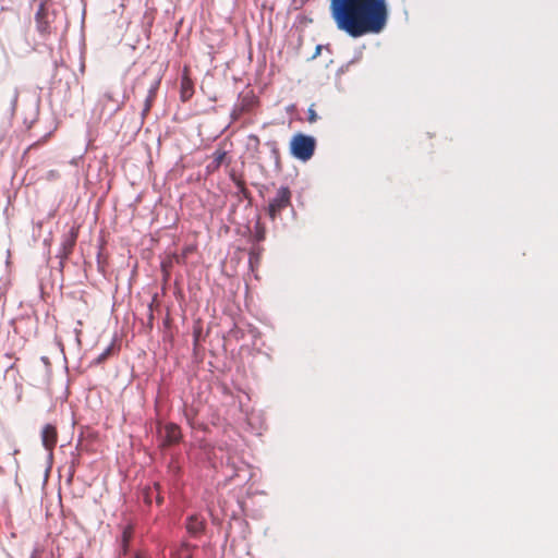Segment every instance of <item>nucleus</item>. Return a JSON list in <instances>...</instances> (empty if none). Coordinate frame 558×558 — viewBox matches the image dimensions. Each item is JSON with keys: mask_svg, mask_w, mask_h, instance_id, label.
Masks as SVG:
<instances>
[{"mask_svg": "<svg viewBox=\"0 0 558 558\" xmlns=\"http://www.w3.org/2000/svg\"><path fill=\"white\" fill-rule=\"evenodd\" d=\"M226 156H227V151H225V150H216V151L214 153V159H213V161L207 166V169H208V170H215V169H218V168L221 166V163H222L223 159L226 158Z\"/></svg>", "mask_w": 558, "mask_h": 558, "instance_id": "obj_13", "label": "nucleus"}, {"mask_svg": "<svg viewBox=\"0 0 558 558\" xmlns=\"http://www.w3.org/2000/svg\"><path fill=\"white\" fill-rule=\"evenodd\" d=\"M232 468V473L228 476L229 480H233L236 476H240V469L235 466L234 462L229 464Z\"/></svg>", "mask_w": 558, "mask_h": 558, "instance_id": "obj_27", "label": "nucleus"}, {"mask_svg": "<svg viewBox=\"0 0 558 558\" xmlns=\"http://www.w3.org/2000/svg\"><path fill=\"white\" fill-rule=\"evenodd\" d=\"M159 84H160V80H156L149 87L148 89V94H147V97L145 99V105H144V108L142 110V117L144 118L147 112L150 110L151 106H153V100L157 94V90L159 88Z\"/></svg>", "mask_w": 558, "mask_h": 558, "instance_id": "obj_11", "label": "nucleus"}, {"mask_svg": "<svg viewBox=\"0 0 558 558\" xmlns=\"http://www.w3.org/2000/svg\"><path fill=\"white\" fill-rule=\"evenodd\" d=\"M45 17H48V12L45 8V4L41 2L38 7L37 12L35 13V22L38 20H43Z\"/></svg>", "mask_w": 558, "mask_h": 558, "instance_id": "obj_23", "label": "nucleus"}, {"mask_svg": "<svg viewBox=\"0 0 558 558\" xmlns=\"http://www.w3.org/2000/svg\"><path fill=\"white\" fill-rule=\"evenodd\" d=\"M353 58H357V61L361 59V52L356 53Z\"/></svg>", "mask_w": 558, "mask_h": 558, "instance_id": "obj_31", "label": "nucleus"}, {"mask_svg": "<svg viewBox=\"0 0 558 558\" xmlns=\"http://www.w3.org/2000/svg\"><path fill=\"white\" fill-rule=\"evenodd\" d=\"M291 190L287 185L280 186L276 195L269 199L268 206H267V215L271 220H276L283 209L291 206Z\"/></svg>", "mask_w": 558, "mask_h": 558, "instance_id": "obj_3", "label": "nucleus"}, {"mask_svg": "<svg viewBox=\"0 0 558 558\" xmlns=\"http://www.w3.org/2000/svg\"><path fill=\"white\" fill-rule=\"evenodd\" d=\"M40 360L43 361V363L49 364V359L47 356H41Z\"/></svg>", "mask_w": 558, "mask_h": 558, "instance_id": "obj_30", "label": "nucleus"}, {"mask_svg": "<svg viewBox=\"0 0 558 558\" xmlns=\"http://www.w3.org/2000/svg\"><path fill=\"white\" fill-rule=\"evenodd\" d=\"M357 62V58H352L350 61H348L347 63L342 64L338 70H337V73L336 75L339 77L341 76L342 74H344L351 64H354Z\"/></svg>", "mask_w": 558, "mask_h": 558, "instance_id": "obj_21", "label": "nucleus"}, {"mask_svg": "<svg viewBox=\"0 0 558 558\" xmlns=\"http://www.w3.org/2000/svg\"><path fill=\"white\" fill-rule=\"evenodd\" d=\"M154 303L150 302L148 305H147V323L145 325V328L147 329V331H151L153 330V327H154Z\"/></svg>", "mask_w": 558, "mask_h": 558, "instance_id": "obj_18", "label": "nucleus"}, {"mask_svg": "<svg viewBox=\"0 0 558 558\" xmlns=\"http://www.w3.org/2000/svg\"><path fill=\"white\" fill-rule=\"evenodd\" d=\"M318 120V114L316 110L314 109V105H311L307 109V121L310 123H314Z\"/></svg>", "mask_w": 558, "mask_h": 558, "instance_id": "obj_24", "label": "nucleus"}, {"mask_svg": "<svg viewBox=\"0 0 558 558\" xmlns=\"http://www.w3.org/2000/svg\"><path fill=\"white\" fill-rule=\"evenodd\" d=\"M119 95L111 90H107L102 94L99 104L101 106V114L107 116V120L111 119L123 106L124 96L121 100L118 98Z\"/></svg>", "mask_w": 558, "mask_h": 558, "instance_id": "obj_5", "label": "nucleus"}, {"mask_svg": "<svg viewBox=\"0 0 558 558\" xmlns=\"http://www.w3.org/2000/svg\"><path fill=\"white\" fill-rule=\"evenodd\" d=\"M40 438L43 447L48 452V460L51 461L53 458V448L58 440L57 427L53 424H45L40 432Z\"/></svg>", "mask_w": 558, "mask_h": 558, "instance_id": "obj_6", "label": "nucleus"}, {"mask_svg": "<svg viewBox=\"0 0 558 558\" xmlns=\"http://www.w3.org/2000/svg\"><path fill=\"white\" fill-rule=\"evenodd\" d=\"M143 499L148 507L151 506L154 500L157 505H161L163 502V496L160 492V484L154 483L153 487H145L143 489Z\"/></svg>", "mask_w": 558, "mask_h": 558, "instance_id": "obj_8", "label": "nucleus"}, {"mask_svg": "<svg viewBox=\"0 0 558 558\" xmlns=\"http://www.w3.org/2000/svg\"><path fill=\"white\" fill-rule=\"evenodd\" d=\"M231 180L235 184L238 193L243 195L245 198H248L250 191L245 187L244 182L241 179L236 178L234 174H231Z\"/></svg>", "mask_w": 558, "mask_h": 558, "instance_id": "obj_14", "label": "nucleus"}, {"mask_svg": "<svg viewBox=\"0 0 558 558\" xmlns=\"http://www.w3.org/2000/svg\"><path fill=\"white\" fill-rule=\"evenodd\" d=\"M315 149L316 138L301 132L295 133L289 143L290 155L302 162L310 160L314 156Z\"/></svg>", "mask_w": 558, "mask_h": 558, "instance_id": "obj_2", "label": "nucleus"}, {"mask_svg": "<svg viewBox=\"0 0 558 558\" xmlns=\"http://www.w3.org/2000/svg\"><path fill=\"white\" fill-rule=\"evenodd\" d=\"M259 255H260V248L259 247H253L250 251L248 263H250L252 268H253L254 263H258Z\"/></svg>", "mask_w": 558, "mask_h": 558, "instance_id": "obj_20", "label": "nucleus"}, {"mask_svg": "<svg viewBox=\"0 0 558 558\" xmlns=\"http://www.w3.org/2000/svg\"><path fill=\"white\" fill-rule=\"evenodd\" d=\"M112 348H113V343H111L110 345H108L95 360H94V364L95 365H98V364H101L102 362H105L107 360V357L110 355L111 351H112Z\"/></svg>", "mask_w": 558, "mask_h": 558, "instance_id": "obj_19", "label": "nucleus"}, {"mask_svg": "<svg viewBox=\"0 0 558 558\" xmlns=\"http://www.w3.org/2000/svg\"><path fill=\"white\" fill-rule=\"evenodd\" d=\"M36 28L41 35L50 33V22L48 17L36 21Z\"/></svg>", "mask_w": 558, "mask_h": 558, "instance_id": "obj_16", "label": "nucleus"}, {"mask_svg": "<svg viewBox=\"0 0 558 558\" xmlns=\"http://www.w3.org/2000/svg\"><path fill=\"white\" fill-rule=\"evenodd\" d=\"M265 146H267L269 148L270 158L275 162L276 170H280V155H279V149H278V146H277V142L272 141V140L267 141L265 143Z\"/></svg>", "mask_w": 558, "mask_h": 558, "instance_id": "obj_12", "label": "nucleus"}, {"mask_svg": "<svg viewBox=\"0 0 558 558\" xmlns=\"http://www.w3.org/2000/svg\"><path fill=\"white\" fill-rule=\"evenodd\" d=\"M16 101H17V93L15 92L14 97H13V100H12V108H14V107H15Z\"/></svg>", "mask_w": 558, "mask_h": 558, "instance_id": "obj_29", "label": "nucleus"}, {"mask_svg": "<svg viewBox=\"0 0 558 558\" xmlns=\"http://www.w3.org/2000/svg\"><path fill=\"white\" fill-rule=\"evenodd\" d=\"M71 457H72V460H71V464H70V468H69V477H68V482H71L73 476H74V473H75V469L76 466L80 464V458L77 454H75L74 451L71 452Z\"/></svg>", "mask_w": 558, "mask_h": 558, "instance_id": "obj_17", "label": "nucleus"}, {"mask_svg": "<svg viewBox=\"0 0 558 558\" xmlns=\"http://www.w3.org/2000/svg\"><path fill=\"white\" fill-rule=\"evenodd\" d=\"M78 236V227L72 226L66 232H64L61 236V242L59 250L56 254L58 259L69 258L73 252L74 246L76 245Z\"/></svg>", "mask_w": 558, "mask_h": 558, "instance_id": "obj_4", "label": "nucleus"}, {"mask_svg": "<svg viewBox=\"0 0 558 558\" xmlns=\"http://www.w3.org/2000/svg\"><path fill=\"white\" fill-rule=\"evenodd\" d=\"M330 16L337 28L351 38L379 34L387 25V0H330Z\"/></svg>", "mask_w": 558, "mask_h": 558, "instance_id": "obj_1", "label": "nucleus"}, {"mask_svg": "<svg viewBox=\"0 0 558 558\" xmlns=\"http://www.w3.org/2000/svg\"><path fill=\"white\" fill-rule=\"evenodd\" d=\"M185 526L190 536L198 537L206 530V520L198 514H191L186 518Z\"/></svg>", "mask_w": 558, "mask_h": 558, "instance_id": "obj_7", "label": "nucleus"}, {"mask_svg": "<svg viewBox=\"0 0 558 558\" xmlns=\"http://www.w3.org/2000/svg\"><path fill=\"white\" fill-rule=\"evenodd\" d=\"M259 146H260L259 137L255 134H250L247 136V142H246V150L248 151L250 157L253 160L259 159Z\"/></svg>", "mask_w": 558, "mask_h": 558, "instance_id": "obj_10", "label": "nucleus"}, {"mask_svg": "<svg viewBox=\"0 0 558 558\" xmlns=\"http://www.w3.org/2000/svg\"><path fill=\"white\" fill-rule=\"evenodd\" d=\"M163 445L172 446L179 444L181 440V432L177 424L169 423L165 426V434L162 436Z\"/></svg>", "mask_w": 558, "mask_h": 558, "instance_id": "obj_9", "label": "nucleus"}, {"mask_svg": "<svg viewBox=\"0 0 558 558\" xmlns=\"http://www.w3.org/2000/svg\"><path fill=\"white\" fill-rule=\"evenodd\" d=\"M66 259H68V258L59 259V268H60V270H61V271H62V269H63V267H64V264H65V260H66Z\"/></svg>", "mask_w": 558, "mask_h": 558, "instance_id": "obj_28", "label": "nucleus"}, {"mask_svg": "<svg viewBox=\"0 0 558 558\" xmlns=\"http://www.w3.org/2000/svg\"><path fill=\"white\" fill-rule=\"evenodd\" d=\"M254 239L256 242L264 241L265 239V230L258 226V223L255 227V233Z\"/></svg>", "mask_w": 558, "mask_h": 558, "instance_id": "obj_25", "label": "nucleus"}, {"mask_svg": "<svg viewBox=\"0 0 558 558\" xmlns=\"http://www.w3.org/2000/svg\"><path fill=\"white\" fill-rule=\"evenodd\" d=\"M323 49H326V50L330 51L329 45H327V46L317 45L316 48H315L314 54L311 57V60L315 59L318 54H320Z\"/></svg>", "mask_w": 558, "mask_h": 558, "instance_id": "obj_26", "label": "nucleus"}, {"mask_svg": "<svg viewBox=\"0 0 558 558\" xmlns=\"http://www.w3.org/2000/svg\"><path fill=\"white\" fill-rule=\"evenodd\" d=\"M192 87L185 83H182L181 98L183 101L187 100L192 96Z\"/></svg>", "mask_w": 558, "mask_h": 558, "instance_id": "obj_22", "label": "nucleus"}, {"mask_svg": "<svg viewBox=\"0 0 558 558\" xmlns=\"http://www.w3.org/2000/svg\"><path fill=\"white\" fill-rule=\"evenodd\" d=\"M132 535H133V530L131 526H128L122 531L121 543H122L124 553H126V550H128V546L132 538Z\"/></svg>", "mask_w": 558, "mask_h": 558, "instance_id": "obj_15", "label": "nucleus"}]
</instances>
